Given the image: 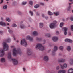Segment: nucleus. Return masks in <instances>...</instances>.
<instances>
[{
	"mask_svg": "<svg viewBox=\"0 0 73 73\" xmlns=\"http://www.w3.org/2000/svg\"><path fill=\"white\" fill-rule=\"evenodd\" d=\"M12 27L15 28V27H17V25L15 23H13L12 25Z\"/></svg>",
	"mask_w": 73,
	"mask_h": 73,
	"instance_id": "7c9ffc66",
	"label": "nucleus"
},
{
	"mask_svg": "<svg viewBox=\"0 0 73 73\" xmlns=\"http://www.w3.org/2000/svg\"><path fill=\"white\" fill-rule=\"evenodd\" d=\"M21 45H23L24 46H27V43L25 40H21Z\"/></svg>",
	"mask_w": 73,
	"mask_h": 73,
	"instance_id": "20e7f679",
	"label": "nucleus"
},
{
	"mask_svg": "<svg viewBox=\"0 0 73 73\" xmlns=\"http://www.w3.org/2000/svg\"><path fill=\"white\" fill-rule=\"evenodd\" d=\"M32 35L34 36L38 35V32L37 31H34L32 33Z\"/></svg>",
	"mask_w": 73,
	"mask_h": 73,
	"instance_id": "dca6fc26",
	"label": "nucleus"
},
{
	"mask_svg": "<svg viewBox=\"0 0 73 73\" xmlns=\"http://www.w3.org/2000/svg\"><path fill=\"white\" fill-rule=\"evenodd\" d=\"M27 40H30L31 41H33V38L31 37L29 35L27 36L26 38Z\"/></svg>",
	"mask_w": 73,
	"mask_h": 73,
	"instance_id": "423d86ee",
	"label": "nucleus"
},
{
	"mask_svg": "<svg viewBox=\"0 0 73 73\" xmlns=\"http://www.w3.org/2000/svg\"><path fill=\"white\" fill-rule=\"evenodd\" d=\"M56 33L57 35H58V34H59V32L58 31H57Z\"/></svg>",
	"mask_w": 73,
	"mask_h": 73,
	"instance_id": "4d7b16f0",
	"label": "nucleus"
},
{
	"mask_svg": "<svg viewBox=\"0 0 73 73\" xmlns=\"http://www.w3.org/2000/svg\"><path fill=\"white\" fill-rule=\"evenodd\" d=\"M54 14H55L56 16H58L59 15V12H54Z\"/></svg>",
	"mask_w": 73,
	"mask_h": 73,
	"instance_id": "f704fd0d",
	"label": "nucleus"
},
{
	"mask_svg": "<svg viewBox=\"0 0 73 73\" xmlns=\"http://www.w3.org/2000/svg\"><path fill=\"white\" fill-rule=\"evenodd\" d=\"M7 7L8 6H7V5H4L3 6V9H7Z\"/></svg>",
	"mask_w": 73,
	"mask_h": 73,
	"instance_id": "72a5a7b5",
	"label": "nucleus"
},
{
	"mask_svg": "<svg viewBox=\"0 0 73 73\" xmlns=\"http://www.w3.org/2000/svg\"><path fill=\"white\" fill-rule=\"evenodd\" d=\"M20 28L22 29H24V28H26V27L23 24H21L20 25Z\"/></svg>",
	"mask_w": 73,
	"mask_h": 73,
	"instance_id": "4be33fe9",
	"label": "nucleus"
},
{
	"mask_svg": "<svg viewBox=\"0 0 73 73\" xmlns=\"http://www.w3.org/2000/svg\"><path fill=\"white\" fill-rule=\"evenodd\" d=\"M59 49L61 50H62L64 49V47L63 46H60L59 47Z\"/></svg>",
	"mask_w": 73,
	"mask_h": 73,
	"instance_id": "473e14b6",
	"label": "nucleus"
},
{
	"mask_svg": "<svg viewBox=\"0 0 73 73\" xmlns=\"http://www.w3.org/2000/svg\"><path fill=\"white\" fill-rule=\"evenodd\" d=\"M70 20L71 21H73V17H70Z\"/></svg>",
	"mask_w": 73,
	"mask_h": 73,
	"instance_id": "8fccbe9b",
	"label": "nucleus"
},
{
	"mask_svg": "<svg viewBox=\"0 0 73 73\" xmlns=\"http://www.w3.org/2000/svg\"><path fill=\"white\" fill-rule=\"evenodd\" d=\"M8 32L10 34H13V31L12 30H9L8 31Z\"/></svg>",
	"mask_w": 73,
	"mask_h": 73,
	"instance_id": "c85d7f7f",
	"label": "nucleus"
},
{
	"mask_svg": "<svg viewBox=\"0 0 73 73\" xmlns=\"http://www.w3.org/2000/svg\"><path fill=\"white\" fill-rule=\"evenodd\" d=\"M72 6L71 5H69L68 7L67 8V11H69L70 10V8H71Z\"/></svg>",
	"mask_w": 73,
	"mask_h": 73,
	"instance_id": "a878e982",
	"label": "nucleus"
},
{
	"mask_svg": "<svg viewBox=\"0 0 73 73\" xmlns=\"http://www.w3.org/2000/svg\"><path fill=\"white\" fill-rule=\"evenodd\" d=\"M42 17H44V16H45V15H44V14H42Z\"/></svg>",
	"mask_w": 73,
	"mask_h": 73,
	"instance_id": "13d9d810",
	"label": "nucleus"
},
{
	"mask_svg": "<svg viewBox=\"0 0 73 73\" xmlns=\"http://www.w3.org/2000/svg\"><path fill=\"white\" fill-rule=\"evenodd\" d=\"M46 49V47L45 46H42L40 48L39 50H41V51H43L45 50Z\"/></svg>",
	"mask_w": 73,
	"mask_h": 73,
	"instance_id": "4468645a",
	"label": "nucleus"
},
{
	"mask_svg": "<svg viewBox=\"0 0 73 73\" xmlns=\"http://www.w3.org/2000/svg\"><path fill=\"white\" fill-rule=\"evenodd\" d=\"M67 50L68 52H70L71 50V47L70 46H68L67 48Z\"/></svg>",
	"mask_w": 73,
	"mask_h": 73,
	"instance_id": "b1692460",
	"label": "nucleus"
},
{
	"mask_svg": "<svg viewBox=\"0 0 73 73\" xmlns=\"http://www.w3.org/2000/svg\"><path fill=\"white\" fill-rule=\"evenodd\" d=\"M45 36L49 38L51 37V34L49 33H46L45 35Z\"/></svg>",
	"mask_w": 73,
	"mask_h": 73,
	"instance_id": "f3484780",
	"label": "nucleus"
},
{
	"mask_svg": "<svg viewBox=\"0 0 73 73\" xmlns=\"http://www.w3.org/2000/svg\"><path fill=\"white\" fill-rule=\"evenodd\" d=\"M45 19H46L47 20L48 19V17H45Z\"/></svg>",
	"mask_w": 73,
	"mask_h": 73,
	"instance_id": "052dcab7",
	"label": "nucleus"
},
{
	"mask_svg": "<svg viewBox=\"0 0 73 73\" xmlns=\"http://www.w3.org/2000/svg\"><path fill=\"white\" fill-rule=\"evenodd\" d=\"M21 13L20 12H18V14H19V15H20V14Z\"/></svg>",
	"mask_w": 73,
	"mask_h": 73,
	"instance_id": "69168bd1",
	"label": "nucleus"
},
{
	"mask_svg": "<svg viewBox=\"0 0 73 73\" xmlns=\"http://www.w3.org/2000/svg\"><path fill=\"white\" fill-rule=\"evenodd\" d=\"M73 4V3H72V2H71V3H69V5H71V4Z\"/></svg>",
	"mask_w": 73,
	"mask_h": 73,
	"instance_id": "bf43d9fd",
	"label": "nucleus"
},
{
	"mask_svg": "<svg viewBox=\"0 0 73 73\" xmlns=\"http://www.w3.org/2000/svg\"><path fill=\"white\" fill-rule=\"evenodd\" d=\"M7 58L8 59L11 60L13 62V63L14 65H17V64H18V61H17V60L16 59H12L11 58V52H9L8 53Z\"/></svg>",
	"mask_w": 73,
	"mask_h": 73,
	"instance_id": "7ed1b4c3",
	"label": "nucleus"
},
{
	"mask_svg": "<svg viewBox=\"0 0 73 73\" xmlns=\"http://www.w3.org/2000/svg\"><path fill=\"white\" fill-rule=\"evenodd\" d=\"M5 58H1L0 59V62L1 63H4L5 62Z\"/></svg>",
	"mask_w": 73,
	"mask_h": 73,
	"instance_id": "f8f14e48",
	"label": "nucleus"
},
{
	"mask_svg": "<svg viewBox=\"0 0 73 73\" xmlns=\"http://www.w3.org/2000/svg\"><path fill=\"white\" fill-rule=\"evenodd\" d=\"M33 11H34V12H35V11L36 12L37 11H36V10H35V9L33 10Z\"/></svg>",
	"mask_w": 73,
	"mask_h": 73,
	"instance_id": "338daca9",
	"label": "nucleus"
},
{
	"mask_svg": "<svg viewBox=\"0 0 73 73\" xmlns=\"http://www.w3.org/2000/svg\"><path fill=\"white\" fill-rule=\"evenodd\" d=\"M44 60L46 61H48L49 60V57L48 56H45L44 58Z\"/></svg>",
	"mask_w": 73,
	"mask_h": 73,
	"instance_id": "6ab92c4d",
	"label": "nucleus"
},
{
	"mask_svg": "<svg viewBox=\"0 0 73 73\" xmlns=\"http://www.w3.org/2000/svg\"><path fill=\"white\" fill-rule=\"evenodd\" d=\"M27 54L29 56L31 55V54H32V52H31V50H28L27 51Z\"/></svg>",
	"mask_w": 73,
	"mask_h": 73,
	"instance_id": "a211bd4d",
	"label": "nucleus"
},
{
	"mask_svg": "<svg viewBox=\"0 0 73 73\" xmlns=\"http://www.w3.org/2000/svg\"><path fill=\"white\" fill-rule=\"evenodd\" d=\"M2 45L3 46V50L2 49L0 50V57H3L4 56L5 53V51H7L8 50V45L5 42H3L2 43Z\"/></svg>",
	"mask_w": 73,
	"mask_h": 73,
	"instance_id": "f257e3e1",
	"label": "nucleus"
},
{
	"mask_svg": "<svg viewBox=\"0 0 73 73\" xmlns=\"http://www.w3.org/2000/svg\"><path fill=\"white\" fill-rule=\"evenodd\" d=\"M50 51H51V50L50 49L48 50V53H49V52H50Z\"/></svg>",
	"mask_w": 73,
	"mask_h": 73,
	"instance_id": "0e129e2a",
	"label": "nucleus"
},
{
	"mask_svg": "<svg viewBox=\"0 0 73 73\" xmlns=\"http://www.w3.org/2000/svg\"><path fill=\"white\" fill-rule=\"evenodd\" d=\"M62 29L63 31H64V34L65 35V36H66V35H67V31H68V28L66 27H63L62 28Z\"/></svg>",
	"mask_w": 73,
	"mask_h": 73,
	"instance_id": "6e6552de",
	"label": "nucleus"
},
{
	"mask_svg": "<svg viewBox=\"0 0 73 73\" xmlns=\"http://www.w3.org/2000/svg\"><path fill=\"white\" fill-rule=\"evenodd\" d=\"M69 64L71 65H73V60L71 59L69 61Z\"/></svg>",
	"mask_w": 73,
	"mask_h": 73,
	"instance_id": "5701e85b",
	"label": "nucleus"
},
{
	"mask_svg": "<svg viewBox=\"0 0 73 73\" xmlns=\"http://www.w3.org/2000/svg\"><path fill=\"white\" fill-rule=\"evenodd\" d=\"M42 46V44H41L38 43L37 44L36 46V49H40Z\"/></svg>",
	"mask_w": 73,
	"mask_h": 73,
	"instance_id": "9d476101",
	"label": "nucleus"
},
{
	"mask_svg": "<svg viewBox=\"0 0 73 73\" xmlns=\"http://www.w3.org/2000/svg\"><path fill=\"white\" fill-rule=\"evenodd\" d=\"M58 73H62V70H59L58 71Z\"/></svg>",
	"mask_w": 73,
	"mask_h": 73,
	"instance_id": "49530a36",
	"label": "nucleus"
},
{
	"mask_svg": "<svg viewBox=\"0 0 73 73\" xmlns=\"http://www.w3.org/2000/svg\"><path fill=\"white\" fill-rule=\"evenodd\" d=\"M29 13L31 15V16H33V12L32 11L30 10L29 11Z\"/></svg>",
	"mask_w": 73,
	"mask_h": 73,
	"instance_id": "2f4dec72",
	"label": "nucleus"
},
{
	"mask_svg": "<svg viewBox=\"0 0 73 73\" xmlns=\"http://www.w3.org/2000/svg\"><path fill=\"white\" fill-rule=\"evenodd\" d=\"M40 4L42 5H44V3H40Z\"/></svg>",
	"mask_w": 73,
	"mask_h": 73,
	"instance_id": "6e6d98bb",
	"label": "nucleus"
},
{
	"mask_svg": "<svg viewBox=\"0 0 73 73\" xmlns=\"http://www.w3.org/2000/svg\"><path fill=\"white\" fill-rule=\"evenodd\" d=\"M6 20L7 21H8V22H10V21H11V19L9 18H6Z\"/></svg>",
	"mask_w": 73,
	"mask_h": 73,
	"instance_id": "cd10ccee",
	"label": "nucleus"
},
{
	"mask_svg": "<svg viewBox=\"0 0 73 73\" xmlns=\"http://www.w3.org/2000/svg\"><path fill=\"white\" fill-rule=\"evenodd\" d=\"M56 70H59L60 69V66H58L56 67Z\"/></svg>",
	"mask_w": 73,
	"mask_h": 73,
	"instance_id": "ea45409f",
	"label": "nucleus"
},
{
	"mask_svg": "<svg viewBox=\"0 0 73 73\" xmlns=\"http://www.w3.org/2000/svg\"><path fill=\"white\" fill-rule=\"evenodd\" d=\"M68 73H73V69H70L68 71Z\"/></svg>",
	"mask_w": 73,
	"mask_h": 73,
	"instance_id": "412c9836",
	"label": "nucleus"
},
{
	"mask_svg": "<svg viewBox=\"0 0 73 73\" xmlns=\"http://www.w3.org/2000/svg\"><path fill=\"white\" fill-rule=\"evenodd\" d=\"M11 39L9 38H8L6 40V42H7L9 43L10 42H11Z\"/></svg>",
	"mask_w": 73,
	"mask_h": 73,
	"instance_id": "393cba45",
	"label": "nucleus"
},
{
	"mask_svg": "<svg viewBox=\"0 0 73 73\" xmlns=\"http://www.w3.org/2000/svg\"><path fill=\"white\" fill-rule=\"evenodd\" d=\"M69 35H71V33H70L69 32Z\"/></svg>",
	"mask_w": 73,
	"mask_h": 73,
	"instance_id": "774afa93",
	"label": "nucleus"
},
{
	"mask_svg": "<svg viewBox=\"0 0 73 73\" xmlns=\"http://www.w3.org/2000/svg\"><path fill=\"white\" fill-rule=\"evenodd\" d=\"M71 30L73 31V25L71 26Z\"/></svg>",
	"mask_w": 73,
	"mask_h": 73,
	"instance_id": "c03bdc74",
	"label": "nucleus"
},
{
	"mask_svg": "<svg viewBox=\"0 0 73 73\" xmlns=\"http://www.w3.org/2000/svg\"><path fill=\"white\" fill-rule=\"evenodd\" d=\"M0 25H1L2 27H5V26H7L6 23L3 22H0Z\"/></svg>",
	"mask_w": 73,
	"mask_h": 73,
	"instance_id": "ddd939ff",
	"label": "nucleus"
},
{
	"mask_svg": "<svg viewBox=\"0 0 73 73\" xmlns=\"http://www.w3.org/2000/svg\"><path fill=\"white\" fill-rule=\"evenodd\" d=\"M39 25L40 28H42L44 26V23H39Z\"/></svg>",
	"mask_w": 73,
	"mask_h": 73,
	"instance_id": "aec40b11",
	"label": "nucleus"
},
{
	"mask_svg": "<svg viewBox=\"0 0 73 73\" xmlns=\"http://www.w3.org/2000/svg\"><path fill=\"white\" fill-rule=\"evenodd\" d=\"M0 34L1 35H3V31H0Z\"/></svg>",
	"mask_w": 73,
	"mask_h": 73,
	"instance_id": "37998d69",
	"label": "nucleus"
},
{
	"mask_svg": "<svg viewBox=\"0 0 73 73\" xmlns=\"http://www.w3.org/2000/svg\"><path fill=\"white\" fill-rule=\"evenodd\" d=\"M65 42H66L72 43L73 42L72 40L69 39H66L65 40Z\"/></svg>",
	"mask_w": 73,
	"mask_h": 73,
	"instance_id": "2eb2a0df",
	"label": "nucleus"
},
{
	"mask_svg": "<svg viewBox=\"0 0 73 73\" xmlns=\"http://www.w3.org/2000/svg\"><path fill=\"white\" fill-rule=\"evenodd\" d=\"M57 46H54V48L53 49L52 51V56H54V55H55V52L57 50Z\"/></svg>",
	"mask_w": 73,
	"mask_h": 73,
	"instance_id": "39448f33",
	"label": "nucleus"
},
{
	"mask_svg": "<svg viewBox=\"0 0 73 73\" xmlns=\"http://www.w3.org/2000/svg\"><path fill=\"white\" fill-rule=\"evenodd\" d=\"M60 66L62 69H63L64 68H67L68 65L66 63H64L63 64V66L61 64H60Z\"/></svg>",
	"mask_w": 73,
	"mask_h": 73,
	"instance_id": "0eeeda50",
	"label": "nucleus"
},
{
	"mask_svg": "<svg viewBox=\"0 0 73 73\" xmlns=\"http://www.w3.org/2000/svg\"><path fill=\"white\" fill-rule=\"evenodd\" d=\"M57 22L56 21H54L53 22V23H54V24L56 25V24H57Z\"/></svg>",
	"mask_w": 73,
	"mask_h": 73,
	"instance_id": "79ce46f5",
	"label": "nucleus"
},
{
	"mask_svg": "<svg viewBox=\"0 0 73 73\" xmlns=\"http://www.w3.org/2000/svg\"><path fill=\"white\" fill-rule=\"evenodd\" d=\"M58 38L57 36H54L52 38V40L54 42H56L58 41Z\"/></svg>",
	"mask_w": 73,
	"mask_h": 73,
	"instance_id": "1a4fd4ad",
	"label": "nucleus"
},
{
	"mask_svg": "<svg viewBox=\"0 0 73 73\" xmlns=\"http://www.w3.org/2000/svg\"><path fill=\"white\" fill-rule=\"evenodd\" d=\"M64 25V23L63 22H62L60 23V27H62Z\"/></svg>",
	"mask_w": 73,
	"mask_h": 73,
	"instance_id": "e433bc0d",
	"label": "nucleus"
},
{
	"mask_svg": "<svg viewBox=\"0 0 73 73\" xmlns=\"http://www.w3.org/2000/svg\"><path fill=\"white\" fill-rule=\"evenodd\" d=\"M44 43H43V44H45V40H44Z\"/></svg>",
	"mask_w": 73,
	"mask_h": 73,
	"instance_id": "e2e57ef3",
	"label": "nucleus"
},
{
	"mask_svg": "<svg viewBox=\"0 0 73 73\" xmlns=\"http://www.w3.org/2000/svg\"><path fill=\"white\" fill-rule=\"evenodd\" d=\"M29 4L30 5H32V4H33V2H32V1H30L29 2Z\"/></svg>",
	"mask_w": 73,
	"mask_h": 73,
	"instance_id": "c9c22d12",
	"label": "nucleus"
},
{
	"mask_svg": "<svg viewBox=\"0 0 73 73\" xmlns=\"http://www.w3.org/2000/svg\"><path fill=\"white\" fill-rule=\"evenodd\" d=\"M58 62H62V59H59L58 60Z\"/></svg>",
	"mask_w": 73,
	"mask_h": 73,
	"instance_id": "a18cd8bd",
	"label": "nucleus"
},
{
	"mask_svg": "<svg viewBox=\"0 0 73 73\" xmlns=\"http://www.w3.org/2000/svg\"><path fill=\"white\" fill-rule=\"evenodd\" d=\"M27 2H23L22 4V5H25L26 4H27Z\"/></svg>",
	"mask_w": 73,
	"mask_h": 73,
	"instance_id": "4c0bfd02",
	"label": "nucleus"
},
{
	"mask_svg": "<svg viewBox=\"0 0 73 73\" xmlns=\"http://www.w3.org/2000/svg\"><path fill=\"white\" fill-rule=\"evenodd\" d=\"M48 14H49L50 16H51L52 15H53V13L52 12H50V11H48Z\"/></svg>",
	"mask_w": 73,
	"mask_h": 73,
	"instance_id": "c756f323",
	"label": "nucleus"
},
{
	"mask_svg": "<svg viewBox=\"0 0 73 73\" xmlns=\"http://www.w3.org/2000/svg\"><path fill=\"white\" fill-rule=\"evenodd\" d=\"M62 62H65V59H62Z\"/></svg>",
	"mask_w": 73,
	"mask_h": 73,
	"instance_id": "de8ad7c7",
	"label": "nucleus"
},
{
	"mask_svg": "<svg viewBox=\"0 0 73 73\" xmlns=\"http://www.w3.org/2000/svg\"><path fill=\"white\" fill-rule=\"evenodd\" d=\"M62 73H66V70H62Z\"/></svg>",
	"mask_w": 73,
	"mask_h": 73,
	"instance_id": "a19ab883",
	"label": "nucleus"
},
{
	"mask_svg": "<svg viewBox=\"0 0 73 73\" xmlns=\"http://www.w3.org/2000/svg\"><path fill=\"white\" fill-rule=\"evenodd\" d=\"M23 71H25V69L24 68H23Z\"/></svg>",
	"mask_w": 73,
	"mask_h": 73,
	"instance_id": "680f3d73",
	"label": "nucleus"
},
{
	"mask_svg": "<svg viewBox=\"0 0 73 73\" xmlns=\"http://www.w3.org/2000/svg\"><path fill=\"white\" fill-rule=\"evenodd\" d=\"M11 48H14L13 50V56H17L18 54L19 55H21L22 54V52L20 50H16V48L14 46H11Z\"/></svg>",
	"mask_w": 73,
	"mask_h": 73,
	"instance_id": "f03ea898",
	"label": "nucleus"
},
{
	"mask_svg": "<svg viewBox=\"0 0 73 73\" xmlns=\"http://www.w3.org/2000/svg\"><path fill=\"white\" fill-rule=\"evenodd\" d=\"M50 28L51 29H53L55 27V26H56V25L55 24H54V23H51L50 25Z\"/></svg>",
	"mask_w": 73,
	"mask_h": 73,
	"instance_id": "9b49d317",
	"label": "nucleus"
},
{
	"mask_svg": "<svg viewBox=\"0 0 73 73\" xmlns=\"http://www.w3.org/2000/svg\"><path fill=\"white\" fill-rule=\"evenodd\" d=\"M70 2H72V3H73V0H69Z\"/></svg>",
	"mask_w": 73,
	"mask_h": 73,
	"instance_id": "5fc2aeb1",
	"label": "nucleus"
},
{
	"mask_svg": "<svg viewBox=\"0 0 73 73\" xmlns=\"http://www.w3.org/2000/svg\"><path fill=\"white\" fill-rule=\"evenodd\" d=\"M36 15L37 16H40V13L38 12V11L36 12Z\"/></svg>",
	"mask_w": 73,
	"mask_h": 73,
	"instance_id": "58836bf2",
	"label": "nucleus"
},
{
	"mask_svg": "<svg viewBox=\"0 0 73 73\" xmlns=\"http://www.w3.org/2000/svg\"><path fill=\"white\" fill-rule=\"evenodd\" d=\"M70 19V18L69 17H68L66 19V21H68V20H69Z\"/></svg>",
	"mask_w": 73,
	"mask_h": 73,
	"instance_id": "864d4df0",
	"label": "nucleus"
},
{
	"mask_svg": "<svg viewBox=\"0 0 73 73\" xmlns=\"http://www.w3.org/2000/svg\"><path fill=\"white\" fill-rule=\"evenodd\" d=\"M16 2L15 1H14L13 2V5H15V4H16Z\"/></svg>",
	"mask_w": 73,
	"mask_h": 73,
	"instance_id": "3c124183",
	"label": "nucleus"
},
{
	"mask_svg": "<svg viewBox=\"0 0 73 73\" xmlns=\"http://www.w3.org/2000/svg\"><path fill=\"white\" fill-rule=\"evenodd\" d=\"M4 0H1V1L0 2V4H1L2 3H3V1Z\"/></svg>",
	"mask_w": 73,
	"mask_h": 73,
	"instance_id": "603ef678",
	"label": "nucleus"
},
{
	"mask_svg": "<svg viewBox=\"0 0 73 73\" xmlns=\"http://www.w3.org/2000/svg\"><path fill=\"white\" fill-rule=\"evenodd\" d=\"M38 41H41V40H42V39H41V38H38Z\"/></svg>",
	"mask_w": 73,
	"mask_h": 73,
	"instance_id": "09e8293b",
	"label": "nucleus"
},
{
	"mask_svg": "<svg viewBox=\"0 0 73 73\" xmlns=\"http://www.w3.org/2000/svg\"><path fill=\"white\" fill-rule=\"evenodd\" d=\"M40 7V5L39 4H36L34 6V8H38Z\"/></svg>",
	"mask_w": 73,
	"mask_h": 73,
	"instance_id": "bb28decb",
	"label": "nucleus"
}]
</instances>
